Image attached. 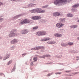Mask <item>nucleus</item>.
Listing matches in <instances>:
<instances>
[{"mask_svg":"<svg viewBox=\"0 0 79 79\" xmlns=\"http://www.w3.org/2000/svg\"><path fill=\"white\" fill-rule=\"evenodd\" d=\"M61 74V73H55L56 74Z\"/></svg>","mask_w":79,"mask_h":79,"instance_id":"27","label":"nucleus"},{"mask_svg":"<svg viewBox=\"0 0 79 79\" xmlns=\"http://www.w3.org/2000/svg\"><path fill=\"white\" fill-rule=\"evenodd\" d=\"M76 60H79V57H77Z\"/></svg>","mask_w":79,"mask_h":79,"instance_id":"32","label":"nucleus"},{"mask_svg":"<svg viewBox=\"0 0 79 79\" xmlns=\"http://www.w3.org/2000/svg\"><path fill=\"white\" fill-rule=\"evenodd\" d=\"M31 66H33V63L32 62H31Z\"/></svg>","mask_w":79,"mask_h":79,"instance_id":"31","label":"nucleus"},{"mask_svg":"<svg viewBox=\"0 0 79 79\" xmlns=\"http://www.w3.org/2000/svg\"><path fill=\"white\" fill-rule=\"evenodd\" d=\"M1 39V37H0V39Z\"/></svg>","mask_w":79,"mask_h":79,"instance_id":"42","label":"nucleus"},{"mask_svg":"<svg viewBox=\"0 0 79 79\" xmlns=\"http://www.w3.org/2000/svg\"><path fill=\"white\" fill-rule=\"evenodd\" d=\"M33 60H34V61H37V59L35 58H33Z\"/></svg>","mask_w":79,"mask_h":79,"instance_id":"28","label":"nucleus"},{"mask_svg":"<svg viewBox=\"0 0 79 79\" xmlns=\"http://www.w3.org/2000/svg\"><path fill=\"white\" fill-rule=\"evenodd\" d=\"M45 10H42L41 9L40 13H45Z\"/></svg>","mask_w":79,"mask_h":79,"instance_id":"23","label":"nucleus"},{"mask_svg":"<svg viewBox=\"0 0 79 79\" xmlns=\"http://www.w3.org/2000/svg\"><path fill=\"white\" fill-rule=\"evenodd\" d=\"M12 63V60H10L8 63L7 65H9V64H11V63Z\"/></svg>","mask_w":79,"mask_h":79,"instance_id":"26","label":"nucleus"},{"mask_svg":"<svg viewBox=\"0 0 79 79\" xmlns=\"http://www.w3.org/2000/svg\"><path fill=\"white\" fill-rule=\"evenodd\" d=\"M78 22H79V20H78Z\"/></svg>","mask_w":79,"mask_h":79,"instance_id":"43","label":"nucleus"},{"mask_svg":"<svg viewBox=\"0 0 79 79\" xmlns=\"http://www.w3.org/2000/svg\"><path fill=\"white\" fill-rule=\"evenodd\" d=\"M77 27V26L76 25H73L71 26V27L73 28H76V27Z\"/></svg>","mask_w":79,"mask_h":79,"instance_id":"21","label":"nucleus"},{"mask_svg":"<svg viewBox=\"0 0 79 79\" xmlns=\"http://www.w3.org/2000/svg\"><path fill=\"white\" fill-rule=\"evenodd\" d=\"M52 75V74H49L48 75V76H51Z\"/></svg>","mask_w":79,"mask_h":79,"instance_id":"34","label":"nucleus"},{"mask_svg":"<svg viewBox=\"0 0 79 79\" xmlns=\"http://www.w3.org/2000/svg\"><path fill=\"white\" fill-rule=\"evenodd\" d=\"M17 42L18 40H17L14 39L11 42V44H15L16 42Z\"/></svg>","mask_w":79,"mask_h":79,"instance_id":"9","label":"nucleus"},{"mask_svg":"<svg viewBox=\"0 0 79 79\" xmlns=\"http://www.w3.org/2000/svg\"><path fill=\"white\" fill-rule=\"evenodd\" d=\"M49 39L50 38H44V39L42 40V41H43V42H44L47 41V40H49Z\"/></svg>","mask_w":79,"mask_h":79,"instance_id":"15","label":"nucleus"},{"mask_svg":"<svg viewBox=\"0 0 79 79\" xmlns=\"http://www.w3.org/2000/svg\"><path fill=\"white\" fill-rule=\"evenodd\" d=\"M41 9L37 8L35 9H33L30 11V12L31 13H36V12H37V13H40V10Z\"/></svg>","mask_w":79,"mask_h":79,"instance_id":"3","label":"nucleus"},{"mask_svg":"<svg viewBox=\"0 0 79 79\" xmlns=\"http://www.w3.org/2000/svg\"><path fill=\"white\" fill-rule=\"evenodd\" d=\"M11 32V33L9 35V37H13L14 36L18 35V34L16 33V30H12Z\"/></svg>","mask_w":79,"mask_h":79,"instance_id":"2","label":"nucleus"},{"mask_svg":"<svg viewBox=\"0 0 79 79\" xmlns=\"http://www.w3.org/2000/svg\"><path fill=\"white\" fill-rule=\"evenodd\" d=\"M36 34L37 35H42L41 34V31H39L36 33Z\"/></svg>","mask_w":79,"mask_h":79,"instance_id":"14","label":"nucleus"},{"mask_svg":"<svg viewBox=\"0 0 79 79\" xmlns=\"http://www.w3.org/2000/svg\"><path fill=\"white\" fill-rule=\"evenodd\" d=\"M71 0H56L54 1V4L57 5V4L61 5L63 3H66V2H69Z\"/></svg>","mask_w":79,"mask_h":79,"instance_id":"1","label":"nucleus"},{"mask_svg":"<svg viewBox=\"0 0 79 79\" xmlns=\"http://www.w3.org/2000/svg\"><path fill=\"white\" fill-rule=\"evenodd\" d=\"M61 45L62 46H64V45L62 44H61Z\"/></svg>","mask_w":79,"mask_h":79,"instance_id":"37","label":"nucleus"},{"mask_svg":"<svg viewBox=\"0 0 79 79\" xmlns=\"http://www.w3.org/2000/svg\"><path fill=\"white\" fill-rule=\"evenodd\" d=\"M9 57H10V54H7L6 55V57H4L3 60H6V59H7V58H9Z\"/></svg>","mask_w":79,"mask_h":79,"instance_id":"11","label":"nucleus"},{"mask_svg":"<svg viewBox=\"0 0 79 79\" xmlns=\"http://www.w3.org/2000/svg\"><path fill=\"white\" fill-rule=\"evenodd\" d=\"M60 31H63V30L62 29H60Z\"/></svg>","mask_w":79,"mask_h":79,"instance_id":"35","label":"nucleus"},{"mask_svg":"<svg viewBox=\"0 0 79 79\" xmlns=\"http://www.w3.org/2000/svg\"><path fill=\"white\" fill-rule=\"evenodd\" d=\"M41 35H46L47 33L45 31H41Z\"/></svg>","mask_w":79,"mask_h":79,"instance_id":"12","label":"nucleus"},{"mask_svg":"<svg viewBox=\"0 0 79 79\" xmlns=\"http://www.w3.org/2000/svg\"><path fill=\"white\" fill-rule=\"evenodd\" d=\"M16 0H11V1H16Z\"/></svg>","mask_w":79,"mask_h":79,"instance_id":"36","label":"nucleus"},{"mask_svg":"<svg viewBox=\"0 0 79 79\" xmlns=\"http://www.w3.org/2000/svg\"><path fill=\"white\" fill-rule=\"evenodd\" d=\"M50 55H44V56L43 57V58H45V57H50Z\"/></svg>","mask_w":79,"mask_h":79,"instance_id":"20","label":"nucleus"},{"mask_svg":"<svg viewBox=\"0 0 79 79\" xmlns=\"http://www.w3.org/2000/svg\"><path fill=\"white\" fill-rule=\"evenodd\" d=\"M48 43L49 44H55V42H48Z\"/></svg>","mask_w":79,"mask_h":79,"instance_id":"22","label":"nucleus"},{"mask_svg":"<svg viewBox=\"0 0 79 79\" xmlns=\"http://www.w3.org/2000/svg\"><path fill=\"white\" fill-rule=\"evenodd\" d=\"M35 48V50H40L43 49V47L40 46L36 47Z\"/></svg>","mask_w":79,"mask_h":79,"instance_id":"7","label":"nucleus"},{"mask_svg":"<svg viewBox=\"0 0 79 79\" xmlns=\"http://www.w3.org/2000/svg\"><path fill=\"white\" fill-rule=\"evenodd\" d=\"M28 32V31H27V30H24L21 31V33L22 34H27Z\"/></svg>","mask_w":79,"mask_h":79,"instance_id":"10","label":"nucleus"},{"mask_svg":"<svg viewBox=\"0 0 79 79\" xmlns=\"http://www.w3.org/2000/svg\"><path fill=\"white\" fill-rule=\"evenodd\" d=\"M32 19L34 20H37L40 19V16H35L32 18Z\"/></svg>","mask_w":79,"mask_h":79,"instance_id":"6","label":"nucleus"},{"mask_svg":"<svg viewBox=\"0 0 79 79\" xmlns=\"http://www.w3.org/2000/svg\"><path fill=\"white\" fill-rule=\"evenodd\" d=\"M31 50H35V48H31Z\"/></svg>","mask_w":79,"mask_h":79,"instance_id":"30","label":"nucleus"},{"mask_svg":"<svg viewBox=\"0 0 79 79\" xmlns=\"http://www.w3.org/2000/svg\"><path fill=\"white\" fill-rule=\"evenodd\" d=\"M56 26L57 27L60 28V27H61L62 26H64V24H63L61 23H57Z\"/></svg>","mask_w":79,"mask_h":79,"instance_id":"5","label":"nucleus"},{"mask_svg":"<svg viewBox=\"0 0 79 79\" xmlns=\"http://www.w3.org/2000/svg\"><path fill=\"white\" fill-rule=\"evenodd\" d=\"M38 29V27H33V29Z\"/></svg>","mask_w":79,"mask_h":79,"instance_id":"25","label":"nucleus"},{"mask_svg":"<svg viewBox=\"0 0 79 79\" xmlns=\"http://www.w3.org/2000/svg\"><path fill=\"white\" fill-rule=\"evenodd\" d=\"M1 58H2V57H1L0 56V59H1Z\"/></svg>","mask_w":79,"mask_h":79,"instance_id":"39","label":"nucleus"},{"mask_svg":"<svg viewBox=\"0 0 79 79\" xmlns=\"http://www.w3.org/2000/svg\"><path fill=\"white\" fill-rule=\"evenodd\" d=\"M68 44L69 45H73V43L71 42L68 43Z\"/></svg>","mask_w":79,"mask_h":79,"instance_id":"24","label":"nucleus"},{"mask_svg":"<svg viewBox=\"0 0 79 79\" xmlns=\"http://www.w3.org/2000/svg\"><path fill=\"white\" fill-rule=\"evenodd\" d=\"M30 23V21L29 20H27V19H25L23 20L22 21V22L20 23L21 24H27V23Z\"/></svg>","mask_w":79,"mask_h":79,"instance_id":"4","label":"nucleus"},{"mask_svg":"<svg viewBox=\"0 0 79 79\" xmlns=\"http://www.w3.org/2000/svg\"><path fill=\"white\" fill-rule=\"evenodd\" d=\"M3 5V3L2 2H0V6L1 5Z\"/></svg>","mask_w":79,"mask_h":79,"instance_id":"33","label":"nucleus"},{"mask_svg":"<svg viewBox=\"0 0 79 79\" xmlns=\"http://www.w3.org/2000/svg\"><path fill=\"white\" fill-rule=\"evenodd\" d=\"M48 6L47 5V6H43V8H47V6Z\"/></svg>","mask_w":79,"mask_h":79,"instance_id":"29","label":"nucleus"},{"mask_svg":"<svg viewBox=\"0 0 79 79\" xmlns=\"http://www.w3.org/2000/svg\"><path fill=\"white\" fill-rule=\"evenodd\" d=\"M55 37H61L62 35L60 34H54Z\"/></svg>","mask_w":79,"mask_h":79,"instance_id":"13","label":"nucleus"},{"mask_svg":"<svg viewBox=\"0 0 79 79\" xmlns=\"http://www.w3.org/2000/svg\"><path fill=\"white\" fill-rule=\"evenodd\" d=\"M61 22H64L65 21V19L64 18H61L60 19Z\"/></svg>","mask_w":79,"mask_h":79,"instance_id":"19","label":"nucleus"},{"mask_svg":"<svg viewBox=\"0 0 79 79\" xmlns=\"http://www.w3.org/2000/svg\"><path fill=\"white\" fill-rule=\"evenodd\" d=\"M60 15V14L59 12H56L53 14L54 16H58Z\"/></svg>","mask_w":79,"mask_h":79,"instance_id":"8","label":"nucleus"},{"mask_svg":"<svg viewBox=\"0 0 79 79\" xmlns=\"http://www.w3.org/2000/svg\"><path fill=\"white\" fill-rule=\"evenodd\" d=\"M68 72V71H66V73H67V72Z\"/></svg>","mask_w":79,"mask_h":79,"instance_id":"41","label":"nucleus"},{"mask_svg":"<svg viewBox=\"0 0 79 79\" xmlns=\"http://www.w3.org/2000/svg\"><path fill=\"white\" fill-rule=\"evenodd\" d=\"M79 6V4H77L75 5L74 6H72L73 8H77V7H78Z\"/></svg>","mask_w":79,"mask_h":79,"instance_id":"16","label":"nucleus"},{"mask_svg":"<svg viewBox=\"0 0 79 79\" xmlns=\"http://www.w3.org/2000/svg\"><path fill=\"white\" fill-rule=\"evenodd\" d=\"M23 55H24V54H22V56H23Z\"/></svg>","mask_w":79,"mask_h":79,"instance_id":"38","label":"nucleus"},{"mask_svg":"<svg viewBox=\"0 0 79 79\" xmlns=\"http://www.w3.org/2000/svg\"><path fill=\"white\" fill-rule=\"evenodd\" d=\"M77 39H78V40H79V37H78V38H77Z\"/></svg>","mask_w":79,"mask_h":79,"instance_id":"40","label":"nucleus"},{"mask_svg":"<svg viewBox=\"0 0 79 79\" xmlns=\"http://www.w3.org/2000/svg\"><path fill=\"white\" fill-rule=\"evenodd\" d=\"M68 17H73V15L71 14H68L67 15Z\"/></svg>","mask_w":79,"mask_h":79,"instance_id":"17","label":"nucleus"},{"mask_svg":"<svg viewBox=\"0 0 79 79\" xmlns=\"http://www.w3.org/2000/svg\"><path fill=\"white\" fill-rule=\"evenodd\" d=\"M36 4H30L28 5V6H35Z\"/></svg>","mask_w":79,"mask_h":79,"instance_id":"18","label":"nucleus"}]
</instances>
